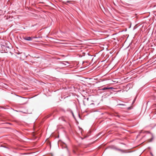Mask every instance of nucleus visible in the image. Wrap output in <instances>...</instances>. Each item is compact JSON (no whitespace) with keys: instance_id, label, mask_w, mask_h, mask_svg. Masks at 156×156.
Segmentation results:
<instances>
[{"instance_id":"obj_5","label":"nucleus","mask_w":156,"mask_h":156,"mask_svg":"<svg viewBox=\"0 0 156 156\" xmlns=\"http://www.w3.org/2000/svg\"><path fill=\"white\" fill-rule=\"evenodd\" d=\"M111 88V87L108 88V87H104L102 88L101 89V90H106L108 89H110V88Z\"/></svg>"},{"instance_id":"obj_1","label":"nucleus","mask_w":156,"mask_h":156,"mask_svg":"<svg viewBox=\"0 0 156 156\" xmlns=\"http://www.w3.org/2000/svg\"><path fill=\"white\" fill-rule=\"evenodd\" d=\"M60 63L63 64L64 66H68L69 65V63L67 61L60 62Z\"/></svg>"},{"instance_id":"obj_11","label":"nucleus","mask_w":156,"mask_h":156,"mask_svg":"<svg viewBox=\"0 0 156 156\" xmlns=\"http://www.w3.org/2000/svg\"><path fill=\"white\" fill-rule=\"evenodd\" d=\"M151 155L152 156H153V154L151 153Z\"/></svg>"},{"instance_id":"obj_4","label":"nucleus","mask_w":156,"mask_h":156,"mask_svg":"<svg viewBox=\"0 0 156 156\" xmlns=\"http://www.w3.org/2000/svg\"><path fill=\"white\" fill-rule=\"evenodd\" d=\"M115 149L116 150H117L118 151H121L122 153H126V152L125 151H124V150H122V149H118V148H115Z\"/></svg>"},{"instance_id":"obj_13","label":"nucleus","mask_w":156,"mask_h":156,"mask_svg":"<svg viewBox=\"0 0 156 156\" xmlns=\"http://www.w3.org/2000/svg\"><path fill=\"white\" fill-rule=\"evenodd\" d=\"M93 104H94V103H92V104H91V105H93Z\"/></svg>"},{"instance_id":"obj_3","label":"nucleus","mask_w":156,"mask_h":156,"mask_svg":"<svg viewBox=\"0 0 156 156\" xmlns=\"http://www.w3.org/2000/svg\"><path fill=\"white\" fill-rule=\"evenodd\" d=\"M4 51L6 52V51H8L9 50V48L8 47H7L5 46H4L3 47Z\"/></svg>"},{"instance_id":"obj_9","label":"nucleus","mask_w":156,"mask_h":156,"mask_svg":"<svg viewBox=\"0 0 156 156\" xmlns=\"http://www.w3.org/2000/svg\"><path fill=\"white\" fill-rule=\"evenodd\" d=\"M73 152L74 153L76 154V151H74V150H73Z\"/></svg>"},{"instance_id":"obj_12","label":"nucleus","mask_w":156,"mask_h":156,"mask_svg":"<svg viewBox=\"0 0 156 156\" xmlns=\"http://www.w3.org/2000/svg\"><path fill=\"white\" fill-rule=\"evenodd\" d=\"M136 100V98H135V99H134V100H133V103L135 101V100Z\"/></svg>"},{"instance_id":"obj_8","label":"nucleus","mask_w":156,"mask_h":156,"mask_svg":"<svg viewBox=\"0 0 156 156\" xmlns=\"http://www.w3.org/2000/svg\"><path fill=\"white\" fill-rule=\"evenodd\" d=\"M71 113H72V115H73V116H74V114H73V112L71 111Z\"/></svg>"},{"instance_id":"obj_2","label":"nucleus","mask_w":156,"mask_h":156,"mask_svg":"<svg viewBox=\"0 0 156 156\" xmlns=\"http://www.w3.org/2000/svg\"><path fill=\"white\" fill-rule=\"evenodd\" d=\"M23 38L24 40L27 41H31L32 40V38L30 37H24Z\"/></svg>"},{"instance_id":"obj_6","label":"nucleus","mask_w":156,"mask_h":156,"mask_svg":"<svg viewBox=\"0 0 156 156\" xmlns=\"http://www.w3.org/2000/svg\"><path fill=\"white\" fill-rule=\"evenodd\" d=\"M115 116H117V117H118V118L120 117V116L118 114H116L115 115Z\"/></svg>"},{"instance_id":"obj_7","label":"nucleus","mask_w":156,"mask_h":156,"mask_svg":"<svg viewBox=\"0 0 156 156\" xmlns=\"http://www.w3.org/2000/svg\"><path fill=\"white\" fill-rule=\"evenodd\" d=\"M118 105H122V106H125V105L124 104H119Z\"/></svg>"},{"instance_id":"obj_10","label":"nucleus","mask_w":156,"mask_h":156,"mask_svg":"<svg viewBox=\"0 0 156 156\" xmlns=\"http://www.w3.org/2000/svg\"><path fill=\"white\" fill-rule=\"evenodd\" d=\"M66 149H67V151H68V153H69V150H68V149H67L66 147Z\"/></svg>"}]
</instances>
